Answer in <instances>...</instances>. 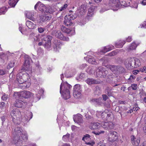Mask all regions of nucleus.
Segmentation results:
<instances>
[{
	"instance_id": "nucleus-1",
	"label": "nucleus",
	"mask_w": 146,
	"mask_h": 146,
	"mask_svg": "<svg viewBox=\"0 0 146 146\" xmlns=\"http://www.w3.org/2000/svg\"><path fill=\"white\" fill-rule=\"evenodd\" d=\"M23 130L19 127H17L13 132V140L15 144H20L24 140L27 139L28 137L27 134L25 133H23Z\"/></svg>"
},
{
	"instance_id": "nucleus-2",
	"label": "nucleus",
	"mask_w": 146,
	"mask_h": 146,
	"mask_svg": "<svg viewBox=\"0 0 146 146\" xmlns=\"http://www.w3.org/2000/svg\"><path fill=\"white\" fill-rule=\"evenodd\" d=\"M72 86L67 82L62 83L60 87V92L65 100H67L70 97V91Z\"/></svg>"
},
{
	"instance_id": "nucleus-3",
	"label": "nucleus",
	"mask_w": 146,
	"mask_h": 146,
	"mask_svg": "<svg viewBox=\"0 0 146 146\" xmlns=\"http://www.w3.org/2000/svg\"><path fill=\"white\" fill-rule=\"evenodd\" d=\"M28 74L24 71L21 72L17 76V80L19 84H21L28 80Z\"/></svg>"
},
{
	"instance_id": "nucleus-4",
	"label": "nucleus",
	"mask_w": 146,
	"mask_h": 146,
	"mask_svg": "<svg viewBox=\"0 0 146 146\" xmlns=\"http://www.w3.org/2000/svg\"><path fill=\"white\" fill-rule=\"evenodd\" d=\"M107 73V71L104 68L101 67H99L96 70V75L98 77L104 78L106 76Z\"/></svg>"
},
{
	"instance_id": "nucleus-5",
	"label": "nucleus",
	"mask_w": 146,
	"mask_h": 146,
	"mask_svg": "<svg viewBox=\"0 0 146 146\" xmlns=\"http://www.w3.org/2000/svg\"><path fill=\"white\" fill-rule=\"evenodd\" d=\"M18 118V120L25 123L29 121L33 117L32 113L30 111H28L24 116Z\"/></svg>"
},
{
	"instance_id": "nucleus-6",
	"label": "nucleus",
	"mask_w": 146,
	"mask_h": 146,
	"mask_svg": "<svg viewBox=\"0 0 146 146\" xmlns=\"http://www.w3.org/2000/svg\"><path fill=\"white\" fill-rule=\"evenodd\" d=\"M81 89L79 84L75 85L73 89V95L76 98L80 97L81 95Z\"/></svg>"
},
{
	"instance_id": "nucleus-7",
	"label": "nucleus",
	"mask_w": 146,
	"mask_h": 146,
	"mask_svg": "<svg viewBox=\"0 0 146 146\" xmlns=\"http://www.w3.org/2000/svg\"><path fill=\"white\" fill-rule=\"evenodd\" d=\"M25 61L24 64V68L26 70H29L31 69V63L32 60L28 55L25 56Z\"/></svg>"
},
{
	"instance_id": "nucleus-8",
	"label": "nucleus",
	"mask_w": 146,
	"mask_h": 146,
	"mask_svg": "<svg viewBox=\"0 0 146 146\" xmlns=\"http://www.w3.org/2000/svg\"><path fill=\"white\" fill-rule=\"evenodd\" d=\"M108 140L111 142H113L117 139V135L115 131H111L108 133Z\"/></svg>"
},
{
	"instance_id": "nucleus-9",
	"label": "nucleus",
	"mask_w": 146,
	"mask_h": 146,
	"mask_svg": "<svg viewBox=\"0 0 146 146\" xmlns=\"http://www.w3.org/2000/svg\"><path fill=\"white\" fill-rule=\"evenodd\" d=\"M11 115L13 121L15 123L16 120H18V118H19L21 116V113L18 110H13L11 111Z\"/></svg>"
},
{
	"instance_id": "nucleus-10",
	"label": "nucleus",
	"mask_w": 146,
	"mask_h": 146,
	"mask_svg": "<svg viewBox=\"0 0 146 146\" xmlns=\"http://www.w3.org/2000/svg\"><path fill=\"white\" fill-rule=\"evenodd\" d=\"M101 126L104 129L107 130L112 129L114 128L113 123L110 121L102 123Z\"/></svg>"
},
{
	"instance_id": "nucleus-11",
	"label": "nucleus",
	"mask_w": 146,
	"mask_h": 146,
	"mask_svg": "<svg viewBox=\"0 0 146 146\" xmlns=\"http://www.w3.org/2000/svg\"><path fill=\"white\" fill-rule=\"evenodd\" d=\"M134 58H129L126 59L124 63L127 68H134Z\"/></svg>"
},
{
	"instance_id": "nucleus-12",
	"label": "nucleus",
	"mask_w": 146,
	"mask_h": 146,
	"mask_svg": "<svg viewBox=\"0 0 146 146\" xmlns=\"http://www.w3.org/2000/svg\"><path fill=\"white\" fill-rule=\"evenodd\" d=\"M111 3L110 6L112 7L111 9L114 11L117 10L118 8L120 7L121 4L119 0H111Z\"/></svg>"
},
{
	"instance_id": "nucleus-13",
	"label": "nucleus",
	"mask_w": 146,
	"mask_h": 146,
	"mask_svg": "<svg viewBox=\"0 0 146 146\" xmlns=\"http://www.w3.org/2000/svg\"><path fill=\"white\" fill-rule=\"evenodd\" d=\"M86 5L84 4H82L79 7L77 12L78 13H79L78 14V15H83L86 13Z\"/></svg>"
},
{
	"instance_id": "nucleus-14",
	"label": "nucleus",
	"mask_w": 146,
	"mask_h": 146,
	"mask_svg": "<svg viewBox=\"0 0 146 146\" xmlns=\"http://www.w3.org/2000/svg\"><path fill=\"white\" fill-rule=\"evenodd\" d=\"M55 35L58 38L61 40L65 41H68L69 40V38L64 36L60 31H57L55 33Z\"/></svg>"
},
{
	"instance_id": "nucleus-15",
	"label": "nucleus",
	"mask_w": 146,
	"mask_h": 146,
	"mask_svg": "<svg viewBox=\"0 0 146 146\" xmlns=\"http://www.w3.org/2000/svg\"><path fill=\"white\" fill-rule=\"evenodd\" d=\"M61 44L60 40H54L53 41V45L54 50L56 52L58 51L59 49L60 48V45Z\"/></svg>"
},
{
	"instance_id": "nucleus-16",
	"label": "nucleus",
	"mask_w": 146,
	"mask_h": 146,
	"mask_svg": "<svg viewBox=\"0 0 146 146\" xmlns=\"http://www.w3.org/2000/svg\"><path fill=\"white\" fill-rule=\"evenodd\" d=\"M18 95H20L23 98H27L31 97L33 94L30 92L28 91H24L21 92L20 93H17Z\"/></svg>"
},
{
	"instance_id": "nucleus-17",
	"label": "nucleus",
	"mask_w": 146,
	"mask_h": 146,
	"mask_svg": "<svg viewBox=\"0 0 146 146\" xmlns=\"http://www.w3.org/2000/svg\"><path fill=\"white\" fill-rule=\"evenodd\" d=\"M96 7L94 6H92L90 7L88 10L86 18L89 19L90 17H92L94 14V11Z\"/></svg>"
},
{
	"instance_id": "nucleus-18",
	"label": "nucleus",
	"mask_w": 146,
	"mask_h": 146,
	"mask_svg": "<svg viewBox=\"0 0 146 146\" xmlns=\"http://www.w3.org/2000/svg\"><path fill=\"white\" fill-rule=\"evenodd\" d=\"M73 119L75 122L78 123H82L83 122L82 115H75L73 117Z\"/></svg>"
},
{
	"instance_id": "nucleus-19",
	"label": "nucleus",
	"mask_w": 146,
	"mask_h": 146,
	"mask_svg": "<svg viewBox=\"0 0 146 146\" xmlns=\"http://www.w3.org/2000/svg\"><path fill=\"white\" fill-rule=\"evenodd\" d=\"M132 143L133 146H138L140 143V139L139 138H135L134 136L131 137Z\"/></svg>"
},
{
	"instance_id": "nucleus-20",
	"label": "nucleus",
	"mask_w": 146,
	"mask_h": 146,
	"mask_svg": "<svg viewBox=\"0 0 146 146\" xmlns=\"http://www.w3.org/2000/svg\"><path fill=\"white\" fill-rule=\"evenodd\" d=\"M72 20L70 19V17L66 15L64 17V23L66 26H70L73 24Z\"/></svg>"
},
{
	"instance_id": "nucleus-21",
	"label": "nucleus",
	"mask_w": 146,
	"mask_h": 146,
	"mask_svg": "<svg viewBox=\"0 0 146 146\" xmlns=\"http://www.w3.org/2000/svg\"><path fill=\"white\" fill-rule=\"evenodd\" d=\"M92 103L97 106H99L102 104V99L101 98L97 99H93L91 100Z\"/></svg>"
},
{
	"instance_id": "nucleus-22",
	"label": "nucleus",
	"mask_w": 146,
	"mask_h": 146,
	"mask_svg": "<svg viewBox=\"0 0 146 146\" xmlns=\"http://www.w3.org/2000/svg\"><path fill=\"white\" fill-rule=\"evenodd\" d=\"M85 82L88 84L90 85L98 83V81L91 78H88L85 80Z\"/></svg>"
},
{
	"instance_id": "nucleus-23",
	"label": "nucleus",
	"mask_w": 146,
	"mask_h": 146,
	"mask_svg": "<svg viewBox=\"0 0 146 146\" xmlns=\"http://www.w3.org/2000/svg\"><path fill=\"white\" fill-rule=\"evenodd\" d=\"M25 15L27 18L30 20L33 21H35V19L33 17L34 14L33 13L30 11H27Z\"/></svg>"
},
{
	"instance_id": "nucleus-24",
	"label": "nucleus",
	"mask_w": 146,
	"mask_h": 146,
	"mask_svg": "<svg viewBox=\"0 0 146 146\" xmlns=\"http://www.w3.org/2000/svg\"><path fill=\"white\" fill-rule=\"evenodd\" d=\"M100 123L98 122H94L91 123L90 128L92 129H97L100 127Z\"/></svg>"
},
{
	"instance_id": "nucleus-25",
	"label": "nucleus",
	"mask_w": 146,
	"mask_h": 146,
	"mask_svg": "<svg viewBox=\"0 0 146 146\" xmlns=\"http://www.w3.org/2000/svg\"><path fill=\"white\" fill-rule=\"evenodd\" d=\"M26 24L27 27L30 29H33L35 28L36 24L33 23L30 21H27L26 22Z\"/></svg>"
},
{
	"instance_id": "nucleus-26",
	"label": "nucleus",
	"mask_w": 146,
	"mask_h": 146,
	"mask_svg": "<svg viewBox=\"0 0 146 146\" xmlns=\"http://www.w3.org/2000/svg\"><path fill=\"white\" fill-rule=\"evenodd\" d=\"M23 103L24 102L21 100L17 99L14 102V105L15 107L20 108L22 107Z\"/></svg>"
},
{
	"instance_id": "nucleus-27",
	"label": "nucleus",
	"mask_w": 146,
	"mask_h": 146,
	"mask_svg": "<svg viewBox=\"0 0 146 146\" xmlns=\"http://www.w3.org/2000/svg\"><path fill=\"white\" fill-rule=\"evenodd\" d=\"M106 67L110 69L114 73H116L117 66L111 65H107L106 66Z\"/></svg>"
},
{
	"instance_id": "nucleus-28",
	"label": "nucleus",
	"mask_w": 146,
	"mask_h": 146,
	"mask_svg": "<svg viewBox=\"0 0 146 146\" xmlns=\"http://www.w3.org/2000/svg\"><path fill=\"white\" fill-rule=\"evenodd\" d=\"M88 60V62L92 64H96L98 63L97 61L94 59V57L92 56H89Z\"/></svg>"
},
{
	"instance_id": "nucleus-29",
	"label": "nucleus",
	"mask_w": 146,
	"mask_h": 146,
	"mask_svg": "<svg viewBox=\"0 0 146 146\" xmlns=\"http://www.w3.org/2000/svg\"><path fill=\"white\" fill-rule=\"evenodd\" d=\"M36 68L35 70L36 73L37 75L41 73L42 69L39 64H36Z\"/></svg>"
},
{
	"instance_id": "nucleus-30",
	"label": "nucleus",
	"mask_w": 146,
	"mask_h": 146,
	"mask_svg": "<svg viewBox=\"0 0 146 146\" xmlns=\"http://www.w3.org/2000/svg\"><path fill=\"white\" fill-rule=\"evenodd\" d=\"M134 68L139 67L141 65V63L140 60L138 58H134Z\"/></svg>"
},
{
	"instance_id": "nucleus-31",
	"label": "nucleus",
	"mask_w": 146,
	"mask_h": 146,
	"mask_svg": "<svg viewBox=\"0 0 146 146\" xmlns=\"http://www.w3.org/2000/svg\"><path fill=\"white\" fill-rule=\"evenodd\" d=\"M52 37L49 35L45 36L44 38H42V41L43 42V41L48 42H51V40L52 39Z\"/></svg>"
},
{
	"instance_id": "nucleus-32",
	"label": "nucleus",
	"mask_w": 146,
	"mask_h": 146,
	"mask_svg": "<svg viewBox=\"0 0 146 146\" xmlns=\"http://www.w3.org/2000/svg\"><path fill=\"white\" fill-rule=\"evenodd\" d=\"M27 81H25L21 84H20V85L19 86L22 88H23L29 87L30 85V84L29 82H27Z\"/></svg>"
},
{
	"instance_id": "nucleus-33",
	"label": "nucleus",
	"mask_w": 146,
	"mask_h": 146,
	"mask_svg": "<svg viewBox=\"0 0 146 146\" xmlns=\"http://www.w3.org/2000/svg\"><path fill=\"white\" fill-rule=\"evenodd\" d=\"M139 44H137L134 42L132 43L131 46L128 48V51H129L130 50L135 49Z\"/></svg>"
},
{
	"instance_id": "nucleus-34",
	"label": "nucleus",
	"mask_w": 146,
	"mask_h": 146,
	"mask_svg": "<svg viewBox=\"0 0 146 146\" xmlns=\"http://www.w3.org/2000/svg\"><path fill=\"white\" fill-rule=\"evenodd\" d=\"M106 93L109 96H111L113 95V92L111 91V89L108 87L106 89Z\"/></svg>"
},
{
	"instance_id": "nucleus-35",
	"label": "nucleus",
	"mask_w": 146,
	"mask_h": 146,
	"mask_svg": "<svg viewBox=\"0 0 146 146\" xmlns=\"http://www.w3.org/2000/svg\"><path fill=\"white\" fill-rule=\"evenodd\" d=\"M125 42V41L119 40L118 42L115 43V45L116 47L118 48L122 47Z\"/></svg>"
},
{
	"instance_id": "nucleus-36",
	"label": "nucleus",
	"mask_w": 146,
	"mask_h": 146,
	"mask_svg": "<svg viewBox=\"0 0 146 146\" xmlns=\"http://www.w3.org/2000/svg\"><path fill=\"white\" fill-rule=\"evenodd\" d=\"M61 29L62 31L68 34H70L71 32L70 29H68L63 26H62Z\"/></svg>"
},
{
	"instance_id": "nucleus-37",
	"label": "nucleus",
	"mask_w": 146,
	"mask_h": 146,
	"mask_svg": "<svg viewBox=\"0 0 146 146\" xmlns=\"http://www.w3.org/2000/svg\"><path fill=\"white\" fill-rule=\"evenodd\" d=\"M18 2V0H9V4L11 7H14Z\"/></svg>"
},
{
	"instance_id": "nucleus-38",
	"label": "nucleus",
	"mask_w": 146,
	"mask_h": 146,
	"mask_svg": "<svg viewBox=\"0 0 146 146\" xmlns=\"http://www.w3.org/2000/svg\"><path fill=\"white\" fill-rule=\"evenodd\" d=\"M56 10V9L54 8V7H49L46 9V11L49 13H52L54 12Z\"/></svg>"
},
{
	"instance_id": "nucleus-39",
	"label": "nucleus",
	"mask_w": 146,
	"mask_h": 146,
	"mask_svg": "<svg viewBox=\"0 0 146 146\" xmlns=\"http://www.w3.org/2000/svg\"><path fill=\"white\" fill-rule=\"evenodd\" d=\"M50 18L51 16H50V15L48 14L45 15H43L41 17L42 20V21H47L48 20L50 19Z\"/></svg>"
},
{
	"instance_id": "nucleus-40",
	"label": "nucleus",
	"mask_w": 146,
	"mask_h": 146,
	"mask_svg": "<svg viewBox=\"0 0 146 146\" xmlns=\"http://www.w3.org/2000/svg\"><path fill=\"white\" fill-rule=\"evenodd\" d=\"M124 71V68L121 66H117V69L116 70V73L119 72V73H122Z\"/></svg>"
},
{
	"instance_id": "nucleus-41",
	"label": "nucleus",
	"mask_w": 146,
	"mask_h": 146,
	"mask_svg": "<svg viewBox=\"0 0 146 146\" xmlns=\"http://www.w3.org/2000/svg\"><path fill=\"white\" fill-rule=\"evenodd\" d=\"M70 136V134L67 133L66 135L63 136L62 139L65 141H67L69 140Z\"/></svg>"
},
{
	"instance_id": "nucleus-42",
	"label": "nucleus",
	"mask_w": 146,
	"mask_h": 146,
	"mask_svg": "<svg viewBox=\"0 0 146 146\" xmlns=\"http://www.w3.org/2000/svg\"><path fill=\"white\" fill-rule=\"evenodd\" d=\"M43 90L41 89L40 90L38 94H36L38 100H39L40 99V96L43 94Z\"/></svg>"
},
{
	"instance_id": "nucleus-43",
	"label": "nucleus",
	"mask_w": 146,
	"mask_h": 146,
	"mask_svg": "<svg viewBox=\"0 0 146 146\" xmlns=\"http://www.w3.org/2000/svg\"><path fill=\"white\" fill-rule=\"evenodd\" d=\"M90 136L88 134H86L84 135L82 139V140L85 142L87 141L90 139Z\"/></svg>"
},
{
	"instance_id": "nucleus-44",
	"label": "nucleus",
	"mask_w": 146,
	"mask_h": 146,
	"mask_svg": "<svg viewBox=\"0 0 146 146\" xmlns=\"http://www.w3.org/2000/svg\"><path fill=\"white\" fill-rule=\"evenodd\" d=\"M44 44V46L46 48L48 49L51 47V42H45Z\"/></svg>"
},
{
	"instance_id": "nucleus-45",
	"label": "nucleus",
	"mask_w": 146,
	"mask_h": 146,
	"mask_svg": "<svg viewBox=\"0 0 146 146\" xmlns=\"http://www.w3.org/2000/svg\"><path fill=\"white\" fill-rule=\"evenodd\" d=\"M40 5L39 7V11H44L45 9V7L43 4L40 3Z\"/></svg>"
},
{
	"instance_id": "nucleus-46",
	"label": "nucleus",
	"mask_w": 146,
	"mask_h": 146,
	"mask_svg": "<svg viewBox=\"0 0 146 146\" xmlns=\"http://www.w3.org/2000/svg\"><path fill=\"white\" fill-rule=\"evenodd\" d=\"M68 17H70V19L72 20L75 19L76 17V16L75 15L70 14L68 15H67Z\"/></svg>"
},
{
	"instance_id": "nucleus-47",
	"label": "nucleus",
	"mask_w": 146,
	"mask_h": 146,
	"mask_svg": "<svg viewBox=\"0 0 146 146\" xmlns=\"http://www.w3.org/2000/svg\"><path fill=\"white\" fill-rule=\"evenodd\" d=\"M117 52L116 51H113L109 53L108 55L109 56H112L117 54Z\"/></svg>"
},
{
	"instance_id": "nucleus-48",
	"label": "nucleus",
	"mask_w": 146,
	"mask_h": 146,
	"mask_svg": "<svg viewBox=\"0 0 146 146\" xmlns=\"http://www.w3.org/2000/svg\"><path fill=\"white\" fill-rule=\"evenodd\" d=\"M107 113L105 112H103L101 113V117L102 118H105L106 117V118L108 116Z\"/></svg>"
},
{
	"instance_id": "nucleus-49",
	"label": "nucleus",
	"mask_w": 146,
	"mask_h": 146,
	"mask_svg": "<svg viewBox=\"0 0 146 146\" xmlns=\"http://www.w3.org/2000/svg\"><path fill=\"white\" fill-rule=\"evenodd\" d=\"M8 98V95L7 94H4V95H3L1 97L2 99L4 100L5 101L7 100V99Z\"/></svg>"
},
{
	"instance_id": "nucleus-50",
	"label": "nucleus",
	"mask_w": 146,
	"mask_h": 146,
	"mask_svg": "<svg viewBox=\"0 0 146 146\" xmlns=\"http://www.w3.org/2000/svg\"><path fill=\"white\" fill-rule=\"evenodd\" d=\"M44 30V28L42 27H38V31L40 33H42Z\"/></svg>"
},
{
	"instance_id": "nucleus-51",
	"label": "nucleus",
	"mask_w": 146,
	"mask_h": 146,
	"mask_svg": "<svg viewBox=\"0 0 146 146\" xmlns=\"http://www.w3.org/2000/svg\"><path fill=\"white\" fill-rule=\"evenodd\" d=\"M6 10V8L5 7H3V8L0 9V15L2 14H5L4 12Z\"/></svg>"
},
{
	"instance_id": "nucleus-52",
	"label": "nucleus",
	"mask_w": 146,
	"mask_h": 146,
	"mask_svg": "<svg viewBox=\"0 0 146 146\" xmlns=\"http://www.w3.org/2000/svg\"><path fill=\"white\" fill-rule=\"evenodd\" d=\"M68 5L67 4H65L62 6V7H61L60 9L59 10V11H61L63 10H64L67 7Z\"/></svg>"
},
{
	"instance_id": "nucleus-53",
	"label": "nucleus",
	"mask_w": 146,
	"mask_h": 146,
	"mask_svg": "<svg viewBox=\"0 0 146 146\" xmlns=\"http://www.w3.org/2000/svg\"><path fill=\"white\" fill-rule=\"evenodd\" d=\"M131 87L133 90H135L137 87V84H132L131 85Z\"/></svg>"
},
{
	"instance_id": "nucleus-54",
	"label": "nucleus",
	"mask_w": 146,
	"mask_h": 146,
	"mask_svg": "<svg viewBox=\"0 0 146 146\" xmlns=\"http://www.w3.org/2000/svg\"><path fill=\"white\" fill-rule=\"evenodd\" d=\"M108 49L107 47V46L104 47V49L103 50H102V52L103 53H106L108 51H109V50H108Z\"/></svg>"
},
{
	"instance_id": "nucleus-55",
	"label": "nucleus",
	"mask_w": 146,
	"mask_h": 146,
	"mask_svg": "<svg viewBox=\"0 0 146 146\" xmlns=\"http://www.w3.org/2000/svg\"><path fill=\"white\" fill-rule=\"evenodd\" d=\"M105 131H98V132H94V133H95L96 135H99L101 134L104 133Z\"/></svg>"
},
{
	"instance_id": "nucleus-56",
	"label": "nucleus",
	"mask_w": 146,
	"mask_h": 146,
	"mask_svg": "<svg viewBox=\"0 0 146 146\" xmlns=\"http://www.w3.org/2000/svg\"><path fill=\"white\" fill-rule=\"evenodd\" d=\"M37 52L38 55H40L43 54V52L41 49H39L37 51Z\"/></svg>"
},
{
	"instance_id": "nucleus-57",
	"label": "nucleus",
	"mask_w": 146,
	"mask_h": 146,
	"mask_svg": "<svg viewBox=\"0 0 146 146\" xmlns=\"http://www.w3.org/2000/svg\"><path fill=\"white\" fill-rule=\"evenodd\" d=\"M1 119L2 121V123L3 125L4 122L5 121L6 119V117L5 116H3L1 117Z\"/></svg>"
},
{
	"instance_id": "nucleus-58",
	"label": "nucleus",
	"mask_w": 146,
	"mask_h": 146,
	"mask_svg": "<svg viewBox=\"0 0 146 146\" xmlns=\"http://www.w3.org/2000/svg\"><path fill=\"white\" fill-rule=\"evenodd\" d=\"M103 100L104 101H106L108 98V97L106 94H103L102 95Z\"/></svg>"
},
{
	"instance_id": "nucleus-59",
	"label": "nucleus",
	"mask_w": 146,
	"mask_h": 146,
	"mask_svg": "<svg viewBox=\"0 0 146 146\" xmlns=\"http://www.w3.org/2000/svg\"><path fill=\"white\" fill-rule=\"evenodd\" d=\"M14 63L13 62H11L8 64V66L10 68H12L14 66Z\"/></svg>"
},
{
	"instance_id": "nucleus-60",
	"label": "nucleus",
	"mask_w": 146,
	"mask_h": 146,
	"mask_svg": "<svg viewBox=\"0 0 146 146\" xmlns=\"http://www.w3.org/2000/svg\"><path fill=\"white\" fill-rule=\"evenodd\" d=\"M107 47L109 49L108 50H109V51L111 50L112 49H113L114 48V46L112 45H110L107 46Z\"/></svg>"
},
{
	"instance_id": "nucleus-61",
	"label": "nucleus",
	"mask_w": 146,
	"mask_h": 146,
	"mask_svg": "<svg viewBox=\"0 0 146 146\" xmlns=\"http://www.w3.org/2000/svg\"><path fill=\"white\" fill-rule=\"evenodd\" d=\"M140 71L145 73H146V67L145 66L143 68H141L140 69Z\"/></svg>"
},
{
	"instance_id": "nucleus-62",
	"label": "nucleus",
	"mask_w": 146,
	"mask_h": 146,
	"mask_svg": "<svg viewBox=\"0 0 146 146\" xmlns=\"http://www.w3.org/2000/svg\"><path fill=\"white\" fill-rule=\"evenodd\" d=\"M85 143L87 145H93L94 144V142H93L91 141L88 142L86 141L85 142Z\"/></svg>"
},
{
	"instance_id": "nucleus-63",
	"label": "nucleus",
	"mask_w": 146,
	"mask_h": 146,
	"mask_svg": "<svg viewBox=\"0 0 146 146\" xmlns=\"http://www.w3.org/2000/svg\"><path fill=\"white\" fill-rule=\"evenodd\" d=\"M5 71L3 70H0V75H3L5 74Z\"/></svg>"
},
{
	"instance_id": "nucleus-64",
	"label": "nucleus",
	"mask_w": 146,
	"mask_h": 146,
	"mask_svg": "<svg viewBox=\"0 0 146 146\" xmlns=\"http://www.w3.org/2000/svg\"><path fill=\"white\" fill-rule=\"evenodd\" d=\"M141 3L143 5H146V0H143Z\"/></svg>"
}]
</instances>
